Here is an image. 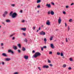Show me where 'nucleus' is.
Segmentation results:
<instances>
[{"mask_svg":"<svg viewBox=\"0 0 74 74\" xmlns=\"http://www.w3.org/2000/svg\"><path fill=\"white\" fill-rule=\"evenodd\" d=\"M41 55V53L39 52H36L35 54L33 56L34 58H36L37 56H40Z\"/></svg>","mask_w":74,"mask_h":74,"instance_id":"nucleus-1","label":"nucleus"},{"mask_svg":"<svg viewBox=\"0 0 74 74\" xmlns=\"http://www.w3.org/2000/svg\"><path fill=\"white\" fill-rule=\"evenodd\" d=\"M18 15L15 12L12 15V17L13 18H16V16H17Z\"/></svg>","mask_w":74,"mask_h":74,"instance_id":"nucleus-2","label":"nucleus"},{"mask_svg":"<svg viewBox=\"0 0 74 74\" xmlns=\"http://www.w3.org/2000/svg\"><path fill=\"white\" fill-rule=\"evenodd\" d=\"M40 35H43L44 36L45 35V32H44L43 31H42L40 32Z\"/></svg>","mask_w":74,"mask_h":74,"instance_id":"nucleus-3","label":"nucleus"},{"mask_svg":"<svg viewBox=\"0 0 74 74\" xmlns=\"http://www.w3.org/2000/svg\"><path fill=\"white\" fill-rule=\"evenodd\" d=\"M42 68L43 69H45V68H46V69H48V68H49V66H48V65H45L42 66Z\"/></svg>","mask_w":74,"mask_h":74,"instance_id":"nucleus-4","label":"nucleus"},{"mask_svg":"<svg viewBox=\"0 0 74 74\" xmlns=\"http://www.w3.org/2000/svg\"><path fill=\"white\" fill-rule=\"evenodd\" d=\"M46 7H47L48 8H51V4H47L46 5Z\"/></svg>","mask_w":74,"mask_h":74,"instance_id":"nucleus-5","label":"nucleus"},{"mask_svg":"<svg viewBox=\"0 0 74 74\" xmlns=\"http://www.w3.org/2000/svg\"><path fill=\"white\" fill-rule=\"evenodd\" d=\"M50 24L51 23L49 21V20H47L46 22V25L49 26L50 25Z\"/></svg>","mask_w":74,"mask_h":74,"instance_id":"nucleus-6","label":"nucleus"},{"mask_svg":"<svg viewBox=\"0 0 74 74\" xmlns=\"http://www.w3.org/2000/svg\"><path fill=\"white\" fill-rule=\"evenodd\" d=\"M61 21H62L61 18H60V17H59V19H58V23L59 24H60V23H61Z\"/></svg>","mask_w":74,"mask_h":74,"instance_id":"nucleus-7","label":"nucleus"},{"mask_svg":"<svg viewBox=\"0 0 74 74\" xmlns=\"http://www.w3.org/2000/svg\"><path fill=\"white\" fill-rule=\"evenodd\" d=\"M51 47L52 48V49H53V48H55V46H53V44H51L50 45Z\"/></svg>","mask_w":74,"mask_h":74,"instance_id":"nucleus-8","label":"nucleus"},{"mask_svg":"<svg viewBox=\"0 0 74 74\" xmlns=\"http://www.w3.org/2000/svg\"><path fill=\"white\" fill-rule=\"evenodd\" d=\"M24 58L25 59L27 60L28 59V58H29V56H24Z\"/></svg>","mask_w":74,"mask_h":74,"instance_id":"nucleus-9","label":"nucleus"},{"mask_svg":"<svg viewBox=\"0 0 74 74\" xmlns=\"http://www.w3.org/2000/svg\"><path fill=\"white\" fill-rule=\"evenodd\" d=\"M2 55L3 56H5V57H7V55L5 53H3L2 54Z\"/></svg>","mask_w":74,"mask_h":74,"instance_id":"nucleus-10","label":"nucleus"},{"mask_svg":"<svg viewBox=\"0 0 74 74\" xmlns=\"http://www.w3.org/2000/svg\"><path fill=\"white\" fill-rule=\"evenodd\" d=\"M13 48L14 49H17V47L16 46H13Z\"/></svg>","mask_w":74,"mask_h":74,"instance_id":"nucleus-11","label":"nucleus"},{"mask_svg":"<svg viewBox=\"0 0 74 74\" xmlns=\"http://www.w3.org/2000/svg\"><path fill=\"white\" fill-rule=\"evenodd\" d=\"M11 60V59L10 58H7L5 59V61H8V62L9 61V60Z\"/></svg>","mask_w":74,"mask_h":74,"instance_id":"nucleus-12","label":"nucleus"},{"mask_svg":"<svg viewBox=\"0 0 74 74\" xmlns=\"http://www.w3.org/2000/svg\"><path fill=\"white\" fill-rule=\"evenodd\" d=\"M5 21L7 23H9V22H10V20L9 19L6 20Z\"/></svg>","mask_w":74,"mask_h":74,"instance_id":"nucleus-13","label":"nucleus"},{"mask_svg":"<svg viewBox=\"0 0 74 74\" xmlns=\"http://www.w3.org/2000/svg\"><path fill=\"white\" fill-rule=\"evenodd\" d=\"M51 14L52 15H53V14H54V12H53V11H51L50 12Z\"/></svg>","mask_w":74,"mask_h":74,"instance_id":"nucleus-14","label":"nucleus"},{"mask_svg":"<svg viewBox=\"0 0 74 74\" xmlns=\"http://www.w3.org/2000/svg\"><path fill=\"white\" fill-rule=\"evenodd\" d=\"M21 30H23V31H26V28H22L21 29Z\"/></svg>","mask_w":74,"mask_h":74,"instance_id":"nucleus-15","label":"nucleus"},{"mask_svg":"<svg viewBox=\"0 0 74 74\" xmlns=\"http://www.w3.org/2000/svg\"><path fill=\"white\" fill-rule=\"evenodd\" d=\"M22 51H26V49L25 47H23L22 48Z\"/></svg>","mask_w":74,"mask_h":74,"instance_id":"nucleus-16","label":"nucleus"},{"mask_svg":"<svg viewBox=\"0 0 74 74\" xmlns=\"http://www.w3.org/2000/svg\"><path fill=\"white\" fill-rule=\"evenodd\" d=\"M17 46H18L19 48H21V44H18Z\"/></svg>","mask_w":74,"mask_h":74,"instance_id":"nucleus-17","label":"nucleus"},{"mask_svg":"<svg viewBox=\"0 0 74 74\" xmlns=\"http://www.w3.org/2000/svg\"><path fill=\"white\" fill-rule=\"evenodd\" d=\"M62 67L64 68H65L66 67V64H64L63 65H62Z\"/></svg>","mask_w":74,"mask_h":74,"instance_id":"nucleus-18","label":"nucleus"},{"mask_svg":"<svg viewBox=\"0 0 74 74\" xmlns=\"http://www.w3.org/2000/svg\"><path fill=\"white\" fill-rule=\"evenodd\" d=\"M13 12H12V11L10 13V14H9V16H12V14Z\"/></svg>","mask_w":74,"mask_h":74,"instance_id":"nucleus-19","label":"nucleus"},{"mask_svg":"<svg viewBox=\"0 0 74 74\" xmlns=\"http://www.w3.org/2000/svg\"><path fill=\"white\" fill-rule=\"evenodd\" d=\"M41 1V0H38L37 1V3H40Z\"/></svg>","mask_w":74,"mask_h":74,"instance_id":"nucleus-20","label":"nucleus"},{"mask_svg":"<svg viewBox=\"0 0 74 74\" xmlns=\"http://www.w3.org/2000/svg\"><path fill=\"white\" fill-rule=\"evenodd\" d=\"M53 39V37L51 36L50 38V41H52Z\"/></svg>","mask_w":74,"mask_h":74,"instance_id":"nucleus-21","label":"nucleus"},{"mask_svg":"<svg viewBox=\"0 0 74 74\" xmlns=\"http://www.w3.org/2000/svg\"><path fill=\"white\" fill-rule=\"evenodd\" d=\"M14 35H15V34H12L11 35H10V37H12V36H13Z\"/></svg>","mask_w":74,"mask_h":74,"instance_id":"nucleus-22","label":"nucleus"},{"mask_svg":"<svg viewBox=\"0 0 74 74\" xmlns=\"http://www.w3.org/2000/svg\"><path fill=\"white\" fill-rule=\"evenodd\" d=\"M72 21H73V19H70L69 21V22H72Z\"/></svg>","mask_w":74,"mask_h":74,"instance_id":"nucleus-23","label":"nucleus"},{"mask_svg":"<svg viewBox=\"0 0 74 74\" xmlns=\"http://www.w3.org/2000/svg\"><path fill=\"white\" fill-rule=\"evenodd\" d=\"M69 60H70V61L71 62V61H73V58H69Z\"/></svg>","mask_w":74,"mask_h":74,"instance_id":"nucleus-24","label":"nucleus"},{"mask_svg":"<svg viewBox=\"0 0 74 74\" xmlns=\"http://www.w3.org/2000/svg\"><path fill=\"white\" fill-rule=\"evenodd\" d=\"M57 55H60V53H59V52H58L57 53Z\"/></svg>","mask_w":74,"mask_h":74,"instance_id":"nucleus-25","label":"nucleus"},{"mask_svg":"<svg viewBox=\"0 0 74 74\" xmlns=\"http://www.w3.org/2000/svg\"><path fill=\"white\" fill-rule=\"evenodd\" d=\"M51 14V11H49L48 12V15H49Z\"/></svg>","mask_w":74,"mask_h":74,"instance_id":"nucleus-26","label":"nucleus"},{"mask_svg":"<svg viewBox=\"0 0 74 74\" xmlns=\"http://www.w3.org/2000/svg\"><path fill=\"white\" fill-rule=\"evenodd\" d=\"M12 51L11 50L9 49L8 50V52L9 53H10V52H11Z\"/></svg>","mask_w":74,"mask_h":74,"instance_id":"nucleus-27","label":"nucleus"},{"mask_svg":"<svg viewBox=\"0 0 74 74\" xmlns=\"http://www.w3.org/2000/svg\"><path fill=\"white\" fill-rule=\"evenodd\" d=\"M48 62L49 63H51V60H49V59H48Z\"/></svg>","mask_w":74,"mask_h":74,"instance_id":"nucleus-28","label":"nucleus"},{"mask_svg":"<svg viewBox=\"0 0 74 74\" xmlns=\"http://www.w3.org/2000/svg\"><path fill=\"white\" fill-rule=\"evenodd\" d=\"M4 14H6V15H7V14H8V12L7 11H5V12Z\"/></svg>","mask_w":74,"mask_h":74,"instance_id":"nucleus-29","label":"nucleus"},{"mask_svg":"<svg viewBox=\"0 0 74 74\" xmlns=\"http://www.w3.org/2000/svg\"><path fill=\"white\" fill-rule=\"evenodd\" d=\"M11 6H12V7H15V4H12L11 5Z\"/></svg>","mask_w":74,"mask_h":74,"instance_id":"nucleus-30","label":"nucleus"},{"mask_svg":"<svg viewBox=\"0 0 74 74\" xmlns=\"http://www.w3.org/2000/svg\"><path fill=\"white\" fill-rule=\"evenodd\" d=\"M61 56H63V54L62 53H61Z\"/></svg>","mask_w":74,"mask_h":74,"instance_id":"nucleus-31","label":"nucleus"},{"mask_svg":"<svg viewBox=\"0 0 74 74\" xmlns=\"http://www.w3.org/2000/svg\"><path fill=\"white\" fill-rule=\"evenodd\" d=\"M6 14H5V13L4 14H3V17H5V16H6Z\"/></svg>","mask_w":74,"mask_h":74,"instance_id":"nucleus-32","label":"nucleus"},{"mask_svg":"<svg viewBox=\"0 0 74 74\" xmlns=\"http://www.w3.org/2000/svg\"><path fill=\"white\" fill-rule=\"evenodd\" d=\"M25 42H27V40L26 39H25Z\"/></svg>","mask_w":74,"mask_h":74,"instance_id":"nucleus-33","label":"nucleus"},{"mask_svg":"<svg viewBox=\"0 0 74 74\" xmlns=\"http://www.w3.org/2000/svg\"><path fill=\"white\" fill-rule=\"evenodd\" d=\"M38 69H39V70H40V71H41V69H40V67H38Z\"/></svg>","mask_w":74,"mask_h":74,"instance_id":"nucleus-34","label":"nucleus"},{"mask_svg":"<svg viewBox=\"0 0 74 74\" xmlns=\"http://www.w3.org/2000/svg\"><path fill=\"white\" fill-rule=\"evenodd\" d=\"M41 51H44V49H43V47H41Z\"/></svg>","mask_w":74,"mask_h":74,"instance_id":"nucleus-35","label":"nucleus"},{"mask_svg":"<svg viewBox=\"0 0 74 74\" xmlns=\"http://www.w3.org/2000/svg\"><path fill=\"white\" fill-rule=\"evenodd\" d=\"M49 65L50 66H51V67H52V66H53V65L51 64H50Z\"/></svg>","mask_w":74,"mask_h":74,"instance_id":"nucleus-36","label":"nucleus"},{"mask_svg":"<svg viewBox=\"0 0 74 74\" xmlns=\"http://www.w3.org/2000/svg\"><path fill=\"white\" fill-rule=\"evenodd\" d=\"M44 41H45V42H46V41H47V39L46 38H44Z\"/></svg>","mask_w":74,"mask_h":74,"instance_id":"nucleus-37","label":"nucleus"},{"mask_svg":"<svg viewBox=\"0 0 74 74\" xmlns=\"http://www.w3.org/2000/svg\"><path fill=\"white\" fill-rule=\"evenodd\" d=\"M68 69L69 70H71V67H69L68 68Z\"/></svg>","mask_w":74,"mask_h":74,"instance_id":"nucleus-38","label":"nucleus"},{"mask_svg":"<svg viewBox=\"0 0 74 74\" xmlns=\"http://www.w3.org/2000/svg\"><path fill=\"white\" fill-rule=\"evenodd\" d=\"M25 22V20H22V22H23V23Z\"/></svg>","mask_w":74,"mask_h":74,"instance_id":"nucleus-39","label":"nucleus"},{"mask_svg":"<svg viewBox=\"0 0 74 74\" xmlns=\"http://www.w3.org/2000/svg\"><path fill=\"white\" fill-rule=\"evenodd\" d=\"M35 29H36V27H33V30H35Z\"/></svg>","mask_w":74,"mask_h":74,"instance_id":"nucleus-40","label":"nucleus"},{"mask_svg":"<svg viewBox=\"0 0 74 74\" xmlns=\"http://www.w3.org/2000/svg\"><path fill=\"white\" fill-rule=\"evenodd\" d=\"M70 30V27H69V26H68V31H69V30Z\"/></svg>","mask_w":74,"mask_h":74,"instance_id":"nucleus-41","label":"nucleus"},{"mask_svg":"<svg viewBox=\"0 0 74 74\" xmlns=\"http://www.w3.org/2000/svg\"><path fill=\"white\" fill-rule=\"evenodd\" d=\"M51 4H52V5H55V3H53V2H52Z\"/></svg>","mask_w":74,"mask_h":74,"instance_id":"nucleus-42","label":"nucleus"},{"mask_svg":"<svg viewBox=\"0 0 74 74\" xmlns=\"http://www.w3.org/2000/svg\"><path fill=\"white\" fill-rule=\"evenodd\" d=\"M43 48H47V46H44L43 47Z\"/></svg>","mask_w":74,"mask_h":74,"instance_id":"nucleus-43","label":"nucleus"},{"mask_svg":"<svg viewBox=\"0 0 74 74\" xmlns=\"http://www.w3.org/2000/svg\"><path fill=\"white\" fill-rule=\"evenodd\" d=\"M52 51H50L49 53V54H52Z\"/></svg>","mask_w":74,"mask_h":74,"instance_id":"nucleus-44","label":"nucleus"},{"mask_svg":"<svg viewBox=\"0 0 74 74\" xmlns=\"http://www.w3.org/2000/svg\"><path fill=\"white\" fill-rule=\"evenodd\" d=\"M15 39V37H13L12 38V40H14Z\"/></svg>","mask_w":74,"mask_h":74,"instance_id":"nucleus-45","label":"nucleus"},{"mask_svg":"<svg viewBox=\"0 0 74 74\" xmlns=\"http://www.w3.org/2000/svg\"><path fill=\"white\" fill-rule=\"evenodd\" d=\"M2 64H3V65H4V62H2Z\"/></svg>","mask_w":74,"mask_h":74,"instance_id":"nucleus-46","label":"nucleus"},{"mask_svg":"<svg viewBox=\"0 0 74 74\" xmlns=\"http://www.w3.org/2000/svg\"><path fill=\"white\" fill-rule=\"evenodd\" d=\"M63 14H66V12H65V11L63 12Z\"/></svg>","mask_w":74,"mask_h":74,"instance_id":"nucleus-47","label":"nucleus"},{"mask_svg":"<svg viewBox=\"0 0 74 74\" xmlns=\"http://www.w3.org/2000/svg\"><path fill=\"white\" fill-rule=\"evenodd\" d=\"M37 8H40V5H38V6H37Z\"/></svg>","mask_w":74,"mask_h":74,"instance_id":"nucleus-48","label":"nucleus"},{"mask_svg":"<svg viewBox=\"0 0 74 74\" xmlns=\"http://www.w3.org/2000/svg\"><path fill=\"white\" fill-rule=\"evenodd\" d=\"M13 74H18V72H15Z\"/></svg>","mask_w":74,"mask_h":74,"instance_id":"nucleus-49","label":"nucleus"},{"mask_svg":"<svg viewBox=\"0 0 74 74\" xmlns=\"http://www.w3.org/2000/svg\"><path fill=\"white\" fill-rule=\"evenodd\" d=\"M66 8H69V6L68 5L66 6Z\"/></svg>","mask_w":74,"mask_h":74,"instance_id":"nucleus-50","label":"nucleus"},{"mask_svg":"<svg viewBox=\"0 0 74 74\" xmlns=\"http://www.w3.org/2000/svg\"><path fill=\"white\" fill-rule=\"evenodd\" d=\"M66 42H68V40H67V38H66Z\"/></svg>","mask_w":74,"mask_h":74,"instance_id":"nucleus-51","label":"nucleus"},{"mask_svg":"<svg viewBox=\"0 0 74 74\" xmlns=\"http://www.w3.org/2000/svg\"><path fill=\"white\" fill-rule=\"evenodd\" d=\"M18 53H20L21 52V51H20L19 50H18Z\"/></svg>","mask_w":74,"mask_h":74,"instance_id":"nucleus-52","label":"nucleus"},{"mask_svg":"<svg viewBox=\"0 0 74 74\" xmlns=\"http://www.w3.org/2000/svg\"><path fill=\"white\" fill-rule=\"evenodd\" d=\"M74 5V3H72L71 4V5Z\"/></svg>","mask_w":74,"mask_h":74,"instance_id":"nucleus-53","label":"nucleus"},{"mask_svg":"<svg viewBox=\"0 0 74 74\" xmlns=\"http://www.w3.org/2000/svg\"><path fill=\"white\" fill-rule=\"evenodd\" d=\"M11 53H12V54H14V52L12 51H11Z\"/></svg>","mask_w":74,"mask_h":74,"instance_id":"nucleus-54","label":"nucleus"},{"mask_svg":"<svg viewBox=\"0 0 74 74\" xmlns=\"http://www.w3.org/2000/svg\"><path fill=\"white\" fill-rule=\"evenodd\" d=\"M35 53V51L34 50H33L32 51V53Z\"/></svg>","mask_w":74,"mask_h":74,"instance_id":"nucleus-55","label":"nucleus"},{"mask_svg":"<svg viewBox=\"0 0 74 74\" xmlns=\"http://www.w3.org/2000/svg\"><path fill=\"white\" fill-rule=\"evenodd\" d=\"M20 12H21V13H22V10H20Z\"/></svg>","mask_w":74,"mask_h":74,"instance_id":"nucleus-56","label":"nucleus"},{"mask_svg":"<svg viewBox=\"0 0 74 74\" xmlns=\"http://www.w3.org/2000/svg\"><path fill=\"white\" fill-rule=\"evenodd\" d=\"M3 43H1V46H3Z\"/></svg>","mask_w":74,"mask_h":74,"instance_id":"nucleus-57","label":"nucleus"},{"mask_svg":"<svg viewBox=\"0 0 74 74\" xmlns=\"http://www.w3.org/2000/svg\"><path fill=\"white\" fill-rule=\"evenodd\" d=\"M41 30V27H39V30Z\"/></svg>","mask_w":74,"mask_h":74,"instance_id":"nucleus-58","label":"nucleus"},{"mask_svg":"<svg viewBox=\"0 0 74 74\" xmlns=\"http://www.w3.org/2000/svg\"><path fill=\"white\" fill-rule=\"evenodd\" d=\"M65 26H66H66H67V24L66 23H65Z\"/></svg>","mask_w":74,"mask_h":74,"instance_id":"nucleus-59","label":"nucleus"},{"mask_svg":"<svg viewBox=\"0 0 74 74\" xmlns=\"http://www.w3.org/2000/svg\"><path fill=\"white\" fill-rule=\"evenodd\" d=\"M62 58H63V59H64V58H65L64 56H62Z\"/></svg>","mask_w":74,"mask_h":74,"instance_id":"nucleus-60","label":"nucleus"},{"mask_svg":"<svg viewBox=\"0 0 74 74\" xmlns=\"http://www.w3.org/2000/svg\"><path fill=\"white\" fill-rule=\"evenodd\" d=\"M23 35H24V36H25V33H24L23 34Z\"/></svg>","mask_w":74,"mask_h":74,"instance_id":"nucleus-61","label":"nucleus"},{"mask_svg":"<svg viewBox=\"0 0 74 74\" xmlns=\"http://www.w3.org/2000/svg\"><path fill=\"white\" fill-rule=\"evenodd\" d=\"M2 24H3V25H5V24L4 23V22H3L2 23Z\"/></svg>","mask_w":74,"mask_h":74,"instance_id":"nucleus-62","label":"nucleus"},{"mask_svg":"<svg viewBox=\"0 0 74 74\" xmlns=\"http://www.w3.org/2000/svg\"><path fill=\"white\" fill-rule=\"evenodd\" d=\"M38 31H39V30L38 29L37 30V32H38Z\"/></svg>","mask_w":74,"mask_h":74,"instance_id":"nucleus-63","label":"nucleus"},{"mask_svg":"<svg viewBox=\"0 0 74 74\" xmlns=\"http://www.w3.org/2000/svg\"><path fill=\"white\" fill-rule=\"evenodd\" d=\"M37 12H39V11H37Z\"/></svg>","mask_w":74,"mask_h":74,"instance_id":"nucleus-64","label":"nucleus"}]
</instances>
